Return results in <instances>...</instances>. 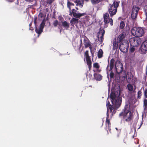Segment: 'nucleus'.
Returning <instances> with one entry per match:
<instances>
[{
  "instance_id": "1",
  "label": "nucleus",
  "mask_w": 147,
  "mask_h": 147,
  "mask_svg": "<svg viewBox=\"0 0 147 147\" xmlns=\"http://www.w3.org/2000/svg\"><path fill=\"white\" fill-rule=\"evenodd\" d=\"M118 87L117 91L115 92H111L110 95V98L111 101L114 107L117 110L120 107L121 104L122 98L120 96V86L119 84H117L116 86V87Z\"/></svg>"
},
{
  "instance_id": "2",
  "label": "nucleus",
  "mask_w": 147,
  "mask_h": 147,
  "mask_svg": "<svg viewBox=\"0 0 147 147\" xmlns=\"http://www.w3.org/2000/svg\"><path fill=\"white\" fill-rule=\"evenodd\" d=\"M119 116L123 117V120L124 122H131L134 119L133 114L131 112H128L123 113H121L119 114Z\"/></svg>"
},
{
  "instance_id": "3",
  "label": "nucleus",
  "mask_w": 147,
  "mask_h": 147,
  "mask_svg": "<svg viewBox=\"0 0 147 147\" xmlns=\"http://www.w3.org/2000/svg\"><path fill=\"white\" fill-rule=\"evenodd\" d=\"M119 5V2L116 1H114L112 4L109 5L108 7V11L111 16L112 17L116 14Z\"/></svg>"
},
{
  "instance_id": "4",
  "label": "nucleus",
  "mask_w": 147,
  "mask_h": 147,
  "mask_svg": "<svg viewBox=\"0 0 147 147\" xmlns=\"http://www.w3.org/2000/svg\"><path fill=\"white\" fill-rule=\"evenodd\" d=\"M128 41L126 40H124L120 42L119 49L120 50L124 53H126L128 50L129 47Z\"/></svg>"
},
{
  "instance_id": "5",
  "label": "nucleus",
  "mask_w": 147,
  "mask_h": 147,
  "mask_svg": "<svg viewBox=\"0 0 147 147\" xmlns=\"http://www.w3.org/2000/svg\"><path fill=\"white\" fill-rule=\"evenodd\" d=\"M141 39L138 37L131 38L129 39V42L132 47L139 46L141 44Z\"/></svg>"
},
{
  "instance_id": "6",
  "label": "nucleus",
  "mask_w": 147,
  "mask_h": 147,
  "mask_svg": "<svg viewBox=\"0 0 147 147\" xmlns=\"http://www.w3.org/2000/svg\"><path fill=\"white\" fill-rule=\"evenodd\" d=\"M143 28H132L131 31L132 34L138 37H141L143 36L144 32Z\"/></svg>"
},
{
  "instance_id": "7",
  "label": "nucleus",
  "mask_w": 147,
  "mask_h": 147,
  "mask_svg": "<svg viewBox=\"0 0 147 147\" xmlns=\"http://www.w3.org/2000/svg\"><path fill=\"white\" fill-rule=\"evenodd\" d=\"M140 9V8L138 5H133L131 14V18L133 19H135L136 18L138 12Z\"/></svg>"
},
{
  "instance_id": "8",
  "label": "nucleus",
  "mask_w": 147,
  "mask_h": 147,
  "mask_svg": "<svg viewBox=\"0 0 147 147\" xmlns=\"http://www.w3.org/2000/svg\"><path fill=\"white\" fill-rule=\"evenodd\" d=\"M115 67L116 72L118 74L122 72L123 69V66L119 61H117L116 62Z\"/></svg>"
},
{
  "instance_id": "9",
  "label": "nucleus",
  "mask_w": 147,
  "mask_h": 147,
  "mask_svg": "<svg viewBox=\"0 0 147 147\" xmlns=\"http://www.w3.org/2000/svg\"><path fill=\"white\" fill-rule=\"evenodd\" d=\"M70 13L72 14L73 16L76 18H80V17L83 16H84L86 15L85 13H79V11L76 10L74 9H73L72 11H70Z\"/></svg>"
},
{
  "instance_id": "10",
  "label": "nucleus",
  "mask_w": 147,
  "mask_h": 147,
  "mask_svg": "<svg viewBox=\"0 0 147 147\" xmlns=\"http://www.w3.org/2000/svg\"><path fill=\"white\" fill-rule=\"evenodd\" d=\"M140 49L143 53H145L147 51V40L143 42L140 47Z\"/></svg>"
},
{
  "instance_id": "11",
  "label": "nucleus",
  "mask_w": 147,
  "mask_h": 147,
  "mask_svg": "<svg viewBox=\"0 0 147 147\" xmlns=\"http://www.w3.org/2000/svg\"><path fill=\"white\" fill-rule=\"evenodd\" d=\"M107 116L106 117V126L105 128V129L108 132V129L109 130H111L110 129V125L111 124V123L110 122V120L109 119V115L108 113V111H107Z\"/></svg>"
},
{
  "instance_id": "12",
  "label": "nucleus",
  "mask_w": 147,
  "mask_h": 147,
  "mask_svg": "<svg viewBox=\"0 0 147 147\" xmlns=\"http://www.w3.org/2000/svg\"><path fill=\"white\" fill-rule=\"evenodd\" d=\"M105 33V31L104 29H102L100 30L98 33V36H100V37H98V40L101 43L103 40V36Z\"/></svg>"
},
{
  "instance_id": "13",
  "label": "nucleus",
  "mask_w": 147,
  "mask_h": 147,
  "mask_svg": "<svg viewBox=\"0 0 147 147\" xmlns=\"http://www.w3.org/2000/svg\"><path fill=\"white\" fill-rule=\"evenodd\" d=\"M103 17L105 23V27L107 28L108 26V24L109 23V14L107 13H105L104 14Z\"/></svg>"
},
{
  "instance_id": "14",
  "label": "nucleus",
  "mask_w": 147,
  "mask_h": 147,
  "mask_svg": "<svg viewBox=\"0 0 147 147\" xmlns=\"http://www.w3.org/2000/svg\"><path fill=\"white\" fill-rule=\"evenodd\" d=\"M113 105H111L110 106H109V107H107V111H108V109H109L110 111L112 113V115H113V114H114L116 112V111L115 108L113 107Z\"/></svg>"
},
{
  "instance_id": "15",
  "label": "nucleus",
  "mask_w": 147,
  "mask_h": 147,
  "mask_svg": "<svg viewBox=\"0 0 147 147\" xmlns=\"http://www.w3.org/2000/svg\"><path fill=\"white\" fill-rule=\"evenodd\" d=\"M94 78L97 81H100L102 79V76L100 74L95 73L94 74Z\"/></svg>"
},
{
  "instance_id": "16",
  "label": "nucleus",
  "mask_w": 147,
  "mask_h": 147,
  "mask_svg": "<svg viewBox=\"0 0 147 147\" xmlns=\"http://www.w3.org/2000/svg\"><path fill=\"white\" fill-rule=\"evenodd\" d=\"M115 61V60L114 58H112L111 60L110 63H109V71H112V69H113L114 67Z\"/></svg>"
},
{
  "instance_id": "17",
  "label": "nucleus",
  "mask_w": 147,
  "mask_h": 147,
  "mask_svg": "<svg viewBox=\"0 0 147 147\" xmlns=\"http://www.w3.org/2000/svg\"><path fill=\"white\" fill-rule=\"evenodd\" d=\"M119 41H117H117L116 40V38H115L113 40V50H115L117 49L118 47V45Z\"/></svg>"
},
{
  "instance_id": "18",
  "label": "nucleus",
  "mask_w": 147,
  "mask_h": 147,
  "mask_svg": "<svg viewBox=\"0 0 147 147\" xmlns=\"http://www.w3.org/2000/svg\"><path fill=\"white\" fill-rule=\"evenodd\" d=\"M84 45H85V48L89 47L90 49H91L92 47L91 46V45L90 43V42L89 41L87 40L84 39Z\"/></svg>"
},
{
  "instance_id": "19",
  "label": "nucleus",
  "mask_w": 147,
  "mask_h": 147,
  "mask_svg": "<svg viewBox=\"0 0 147 147\" xmlns=\"http://www.w3.org/2000/svg\"><path fill=\"white\" fill-rule=\"evenodd\" d=\"M133 76V75L131 73H130L129 74L127 75V83H131V81Z\"/></svg>"
},
{
  "instance_id": "20",
  "label": "nucleus",
  "mask_w": 147,
  "mask_h": 147,
  "mask_svg": "<svg viewBox=\"0 0 147 147\" xmlns=\"http://www.w3.org/2000/svg\"><path fill=\"white\" fill-rule=\"evenodd\" d=\"M125 35L123 33H121L119 35L117 38V41L119 42H121L125 38Z\"/></svg>"
},
{
  "instance_id": "21",
  "label": "nucleus",
  "mask_w": 147,
  "mask_h": 147,
  "mask_svg": "<svg viewBox=\"0 0 147 147\" xmlns=\"http://www.w3.org/2000/svg\"><path fill=\"white\" fill-rule=\"evenodd\" d=\"M78 19L76 18H72L70 21V22L72 26L74 24H76L78 23Z\"/></svg>"
},
{
  "instance_id": "22",
  "label": "nucleus",
  "mask_w": 147,
  "mask_h": 147,
  "mask_svg": "<svg viewBox=\"0 0 147 147\" xmlns=\"http://www.w3.org/2000/svg\"><path fill=\"white\" fill-rule=\"evenodd\" d=\"M131 112L130 111L129 109V108L128 107V106L127 105H126L125 106L123 109V111H122L121 113H125L126 112Z\"/></svg>"
},
{
  "instance_id": "23",
  "label": "nucleus",
  "mask_w": 147,
  "mask_h": 147,
  "mask_svg": "<svg viewBox=\"0 0 147 147\" xmlns=\"http://www.w3.org/2000/svg\"><path fill=\"white\" fill-rule=\"evenodd\" d=\"M75 3H76L77 6H80L82 7L83 6V4L82 3V0H76L75 1Z\"/></svg>"
},
{
  "instance_id": "24",
  "label": "nucleus",
  "mask_w": 147,
  "mask_h": 147,
  "mask_svg": "<svg viewBox=\"0 0 147 147\" xmlns=\"http://www.w3.org/2000/svg\"><path fill=\"white\" fill-rule=\"evenodd\" d=\"M103 51L102 49H100L99 50L98 53V58H100L102 57Z\"/></svg>"
},
{
  "instance_id": "25",
  "label": "nucleus",
  "mask_w": 147,
  "mask_h": 147,
  "mask_svg": "<svg viewBox=\"0 0 147 147\" xmlns=\"http://www.w3.org/2000/svg\"><path fill=\"white\" fill-rule=\"evenodd\" d=\"M127 88L128 90L130 92H132L133 90V86L130 83H129L127 84Z\"/></svg>"
},
{
  "instance_id": "26",
  "label": "nucleus",
  "mask_w": 147,
  "mask_h": 147,
  "mask_svg": "<svg viewBox=\"0 0 147 147\" xmlns=\"http://www.w3.org/2000/svg\"><path fill=\"white\" fill-rule=\"evenodd\" d=\"M62 24L63 26L65 27L69 28V23L66 21L62 22Z\"/></svg>"
},
{
  "instance_id": "27",
  "label": "nucleus",
  "mask_w": 147,
  "mask_h": 147,
  "mask_svg": "<svg viewBox=\"0 0 147 147\" xmlns=\"http://www.w3.org/2000/svg\"><path fill=\"white\" fill-rule=\"evenodd\" d=\"M43 28H35V31L36 32L39 34H40L43 31Z\"/></svg>"
},
{
  "instance_id": "28",
  "label": "nucleus",
  "mask_w": 147,
  "mask_h": 147,
  "mask_svg": "<svg viewBox=\"0 0 147 147\" xmlns=\"http://www.w3.org/2000/svg\"><path fill=\"white\" fill-rule=\"evenodd\" d=\"M144 108L145 110L147 109V100L146 98L144 100Z\"/></svg>"
},
{
  "instance_id": "29",
  "label": "nucleus",
  "mask_w": 147,
  "mask_h": 147,
  "mask_svg": "<svg viewBox=\"0 0 147 147\" xmlns=\"http://www.w3.org/2000/svg\"><path fill=\"white\" fill-rule=\"evenodd\" d=\"M45 23L46 20L45 18H44L40 24V28H44Z\"/></svg>"
},
{
  "instance_id": "30",
  "label": "nucleus",
  "mask_w": 147,
  "mask_h": 147,
  "mask_svg": "<svg viewBox=\"0 0 147 147\" xmlns=\"http://www.w3.org/2000/svg\"><path fill=\"white\" fill-rule=\"evenodd\" d=\"M137 94H138V96H137L138 98L139 99H140L141 98V96L142 95V92H141V90H140L138 91V93H137Z\"/></svg>"
},
{
  "instance_id": "31",
  "label": "nucleus",
  "mask_w": 147,
  "mask_h": 147,
  "mask_svg": "<svg viewBox=\"0 0 147 147\" xmlns=\"http://www.w3.org/2000/svg\"><path fill=\"white\" fill-rule=\"evenodd\" d=\"M93 66L94 67L97 69H98L100 68V65L98 63H94Z\"/></svg>"
},
{
  "instance_id": "32",
  "label": "nucleus",
  "mask_w": 147,
  "mask_h": 147,
  "mask_svg": "<svg viewBox=\"0 0 147 147\" xmlns=\"http://www.w3.org/2000/svg\"><path fill=\"white\" fill-rule=\"evenodd\" d=\"M67 6L68 8H69V10L70 11H71V2L68 0L67 3Z\"/></svg>"
},
{
  "instance_id": "33",
  "label": "nucleus",
  "mask_w": 147,
  "mask_h": 147,
  "mask_svg": "<svg viewBox=\"0 0 147 147\" xmlns=\"http://www.w3.org/2000/svg\"><path fill=\"white\" fill-rule=\"evenodd\" d=\"M87 61V63L88 65H90L92 64V62L90 58L86 59Z\"/></svg>"
},
{
  "instance_id": "34",
  "label": "nucleus",
  "mask_w": 147,
  "mask_h": 147,
  "mask_svg": "<svg viewBox=\"0 0 147 147\" xmlns=\"http://www.w3.org/2000/svg\"><path fill=\"white\" fill-rule=\"evenodd\" d=\"M144 94L145 98H147V88L144 89Z\"/></svg>"
},
{
  "instance_id": "35",
  "label": "nucleus",
  "mask_w": 147,
  "mask_h": 147,
  "mask_svg": "<svg viewBox=\"0 0 147 147\" xmlns=\"http://www.w3.org/2000/svg\"><path fill=\"white\" fill-rule=\"evenodd\" d=\"M85 56L86 57V59L90 58V57L89 56L88 51H86L85 53Z\"/></svg>"
},
{
  "instance_id": "36",
  "label": "nucleus",
  "mask_w": 147,
  "mask_h": 147,
  "mask_svg": "<svg viewBox=\"0 0 147 147\" xmlns=\"http://www.w3.org/2000/svg\"><path fill=\"white\" fill-rule=\"evenodd\" d=\"M137 81V78H136L134 77V76L133 77L131 81V83L133 84V83H135Z\"/></svg>"
},
{
  "instance_id": "37",
  "label": "nucleus",
  "mask_w": 147,
  "mask_h": 147,
  "mask_svg": "<svg viewBox=\"0 0 147 147\" xmlns=\"http://www.w3.org/2000/svg\"><path fill=\"white\" fill-rule=\"evenodd\" d=\"M125 26V24L123 21L121 22L120 25V28H124Z\"/></svg>"
},
{
  "instance_id": "38",
  "label": "nucleus",
  "mask_w": 147,
  "mask_h": 147,
  "mask_svg": "<svg viewBox=\"0 0 147 147\" xmlns=\"http://www.w3.org/2000/svg\"><path fill=\"white\" fill-rule=\"evenodd\" d=\"M91 1L93 4L98 3L100 2V0H91Z\"/></svg>"
},
{
  "instance_id": "39",
  "label": "nucleus",
  "mask_w": 147,
  "mask_h": 147,
  "mask_svg": "<svg viewBox=\"0 0 147 147\" xmlns=\"http://www.w3.org/2000/svg\"><path fill=\"white\" fill-rule=\"evenodd\" d=\"M144 10L146 16V18H147V5H145L144 7Z\"/></svg>"
},
{
  "instance_id": "40",
  "label": "nucleus",
  "mask_w": 147,
  "mask_h": 147,
  "mask_svg": "<svg viewBox=\"0 0 147 147\" xmlns=\"http://www.w3.org/2000/svg\"><path fill=\"white\" fill-rule=\"evenodd\" d=\"M110 71L111 73L110 74V77L111 78H113L114 77V73L113 72V69H112V71H109H109Z\"/></svg>"
},
{
  "instance_id": "41",
  "label": "nucleus",
  "mask_w": 147,
  "mask_h": 147,
  "mask_svg": "<svg viewBox=\"0 0 147 147\" xmlns=\"http://www.w3.org/2000/svg\"><path fill=\"white\" fill-rule=\"evenodd\" d=\"M135 49L134 47H131L129 49V52L131 53H133L135 51Z\"/></svg>"
},
{
  "instance_id": "42",
  "label": "nucleus",
  "mask_w": 147,
  "mask_h": 147,
  "mask_svg": "<svg viewBox=\"0 0 147 147\" xmlns=\"http://www.w3.org/2000/svg\"><path fill=\"white\" fill-rule=\"evenodd\" d=\"M58 24V22L57 20H55L53 23V26L54 27H56L57 26V25Z\"/></svg>"
},
{
  "instance_id": "43",
  "label": "nucleus",
  "mask_w": 147,
  "mask_h": 147,
  "mask_svg": "<svg viewBox=\"0 0 147 147\" xmlns=\"http://www.w3.org/2000/svg\"><path fill=\"white\" fill-rule=\"evenodd\" d=\"M108 65L106 69V70L107 71V73H108V71H109V58H108Z\"/></svg>"
},
{
  "instance_id": "44",
  "label": "nucleus",
  "mask_w": 147,
  "mask_h": 147,
  "mask_svg": "<svg viewBox=\"0 0 147 147\" xmlns=\"http://www.w3.org/2000/svg\"><path fill=\"white\" fill-rule=\"evenodd\" d=\"M54 0H47V3L49 4H51Z\"/></svg>"
},
{
  "instance_id": "45",
  "label": "nucleus",
  "mask_w": 147,
  "mask_h": 147,
  "mask_svg": "<svg viewBox=\"0 0 147 147\" xmlns=\"http://www.w3.org/2000/svg\"><path fill=\"white\" fill-rule=\"evenodd\" d=\"M123 142L125 144H127V138L126 137H125L123 140Z\"/></svg>"
},
{
  "instance_id": "46",
  "label": "nucleus",
  "mask_w": 147,
  "mask_h": 147,
  "mask_svg": "<svg viewBox=\"0 0 147 147\" xmlns=\"http://www.w3.org/2000/svg\"><path fill=\"white\" fill-rule=\"evenodd\" d=\"M109 23L110 24L111 26H112L113 25V20H112V19H111L110 20H109Z\"/></svg>"
},
{
  "instance_id": "47",
  "label": "nucleus",
  "mask_w": 147,
  "mask_h": 147,
  "mask_svg": "<svg viewBox=\"0 0 147 147\" xmlns=\"http://www.w3.org/2000/svg\"><path fill=\"white\" fill-rule=\"evenodd\" d=\"M43 14L41 13H39L38 16L41 18H42L43 17Z\"/></svg>"
},
{
  "instance_id": "48",
  "label": "nucleus",
  "mask_w": 147,
  "mask_h": 147,
  "mask_svg": "<svg viewBox=\"0 0 147 147\" xmlns=\"http://www.w3.org/2000/svg\"><path fill=\"white\" fill-rule=\"evenodd\" d=\"M111 105L109 101H108L107 102V107H109V106H110Z\"/></svg>"
},
{
  "instance_id": "49",
  "label": "nucleus",
  "mask_w": 147,
  "mask_h": 147,
  "mask_svg": "<svg viewBox=\"0 0 147 147\" xmlns=\"http://www.w3.org/2000/svg\"><path fill=\"white\" fill-rule=\"evenodd\" d=\"M36 20H37V18H35L34 19V23L35 25V28H37V27L36 26Z\"/></svg>"
},
{
  "instance_id": "50",
  "label": "nucleus",
  "mask_w": 147,
  "mask_h": 147,
  "mask_svg": "<svg viewBox=\"0 0 147 147\" xmlns=\"http://www.w3.org/2000/svg\"><path fill=\"white\" fill-rule=\"evenodd\" d=\"M34 0H25V1L29 2H31L33 1Z\"/></svg>"
},
{
  "instance_id": "51",
  "label": "nucleus",
  "mask_w": 147,
  "mask_h": 147,
  "mask_svg": "<svg viewBox=\"0 0 147 147\" xmlns=\"http://www.w3.org/2000/svg\"><path fill=\"white\" fill-rule=\"evenodd\" d=\"M59 19L60 20H61L62 19H63V17H62L61 16H59Z\"/></svg>"
},
{
  "instance_id": "52",
  "label": "nucleus",
  "mask_w": 147,
  "mask_h": 147,
  "mask_svg": "<svg viewBox=\"0 0 147 147\" xmlns=\"http://www.w3.org/2000/svg\"><path fill=\"white\" fill-rule=\"evenodd\" d=\"M88 68L89 69H90V68H91V64L90 65H88Z\"/></svg>"
},
{
  "instance_id": "53",
  "label": "nucleus",
  "mask_w": 147,
  "mask_h": 147,
  "mask_svg": "<svg viewBox=\"0 0 147 147\" xmlns=\"http://www.w3.org/2000/svg\"><path fill=\"white\" fill-rule=\"evenodd\" d=\"M71 6H72V5L74 6V5L73 3L71 2Z\"/></svg>"
},
{
  "instance_id": "54",
  "label": "nucleus",
  "mask_w": 147,
  "mask_h": 147,
  "mask_svg": "<svg viewBox=\"0 0 147 147\" xmlns=\"http://www.w3.org/2000/svg\"><path fill=\"white\" fill-rule=\"evenodd\" d=\"M146 75H147V69H146Z\"/></svg>"
},
{
  "instance_id": "55",
  "label": "nucleus",
  "mask_w": 147,
  "mask_h": 147,
  "mask_svg": "<svg viewBox=\"0 0 147 147\" xmlns=\"http://www.w3.org/2000/svg\"><path fill=\"white\" fill-rule=\"evenodd\" d=\"M76 9H77V10H78V7H76Z\"/></svg>"
},
{
  "instance_id": "56",
  "label": "nucleus",
  "mask_w": 147,
  "mask_h": 147,
  "mask_svg": "<svg viewBox=\"0 0 147 147\" xmlns=\"http://www.w3.org/2000/svg\"><path fill=\"white\" fill-rule=\"evenodd\" d=\"M34 42H36V40L35 39H34Z\"/></svg>"
},
{
  "instance_id": "57",
  "label": "nucleus",
  "mask_w": 147,
  "mask_h": 147,
  "mask_svg": "<svg viewBox=\"0 0 147 147\" xmlns=\"http://www.w3.org/2000/svg\"><path fill=\"white\" fill-rule=\"evenodd\" d=\"M30 28H30L29 30H33V29H31Z\"/></svg>"
},
{
  "instance_id": "58",
  "label": "nucleus",
  "mask_w": 147,
  "mask_h": 147,
  "mask_svg": "<svg viewBox=\"0 0 147 147\" xmlns=\"http://www.w3.org/2000/svg\"><path fill=\"white\" fill-rule=\"evenodd\" d=\"M133 28H135L134 27ZM135 28H141V27H135Z\"/></svg>"
},
{
  "instance_id": "59",
  "label": "nucleus",
  "mask_w": 147,
  "mask_h": 147,
  "mask_svg": "<svg viewBox=\"0 0 147 147\" xmlns=\"http://www.w3.org/2000/svg\"><path fill=\"white\" fill-rule=\"evenodd\" d=\"M14 0H12L11 1H11V2H12V1H13Z\"/></svg>"
},
{
  "instance_id": "60",
  "label": "nucleus",
  "mask_w": 147,
  "mask_h": 147,
  "mask_svg": "<svg viewBox=\"0 0 147 147\" xmlns=\"http://www.w3.org/2000/svg\"><path fill=\"white\" fill-rule=\"evenodd\" d=\"M141 124L140 125V127H139L138 129L140 128V127H141Z\"/></svg>"
},
{
  "instance_id": "61",
  "label": "nucleus",
  "mask_w": 147,
  "mask_h": 147,
  "mask_svg": "<svg viewBox=\"0 0 147 147\" xmlns=\"http://www.w3.org/2000/svg\"><path fill=\"white\" fill-rule=\"evenodd\" d=\"M31 25V24H29V26H30Z\"/></svg>"
},
{
  "instance_id": "62",
  "label": "nucleus",
  "mask_w": 147,
  "mask_h": 147,
  "mask_svg": "<svg viewBox=\"0 0 147 147\" xmlns=\"http://www.w3.org/2000/svg\"><path fill=\"white\" fill-rule=\"evenodd\" d=\"M146 69H147V65H146Z\"/></svg>"
},
{
  "instance_id": "63",
  "label": "nucleus",
  "mask_w": 147,
  "mask_h": 147,
  "mask_svg": "<svg viewBox=\"0 0 147 147\" xmlns=\"http://www.w3.org/2000/svg\"><path fill=\"white\" fill-rule=\"evenodd\" d=\"M91 53H92V54H92V51H91Z\"/></svg>"
},
{
  "instance_id": "64",
  "label": "nucleus",
  "mask_w": 147,
  "mask_h": 147,
  "mask_svg": "<svg viewBox=\"0 0 147 147\" xmlns=\"http://www.w3.org/2000/svg\"><path fill=\"white\" fill-rule=\"evenodd\" d=\"M103 122L102 123V126L103 125Z\"/></svg>"
}]
</instances>
